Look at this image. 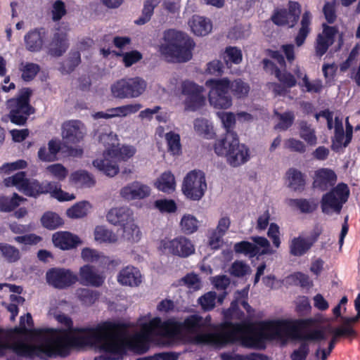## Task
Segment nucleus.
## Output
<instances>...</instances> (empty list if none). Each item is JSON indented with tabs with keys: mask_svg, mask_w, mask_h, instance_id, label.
Listing matches in <instances>:
<instances>
[{
	"mask_svg": "<svg viewBox=\"0 0 360 360\" xmlns=\"http://www.w3.org/2000/svg\"><path fill=\"white\" fill-rule=\"evenodd\" d=\"M297 349L290 354L291 360H306L309 353V346L306 340H302Z\"/></svg>",
	"mask_w": 360,
	"mask_h": 360,
	"instance_id": "obj_64",
	"label": "nucleus"
},
{
	"mask_svg": "<svg viewBox=\"0 0 360 360\" xmlns=\"http://www.w3.org/2000/svg\"><path fill=\"white\" fill-rule=\"evenodd\" d=\"M56 319L61 323L64 324L67 329H53V328H40V329H34L31 332L34 336L37 338L39 340V342L38 345H30L23 342H18L13 344L12 349L15 354L19 356H25L29 357L30 359H34L35 357H39L40 359H45L49 357L45 355V354H42L41 352H30V349H27L29 347H36L42 345L45 340L56 333L57 334H64L63 330H65L67 335L69 336H79V335H86V332L85 331H79L80 329H93L94 328H74L73 327V321L71 319V316H55Z\"/></svg>",
	"mask_w": 360,
	"mask_h": 360,
	"instance_id": "obj_5",
	"label": "nucleus"
},
{
	"mask_svg": "<svg viewBox=\"0 0 360 360\" xmlns=\"http://www.w3.org/2000/svg\"><path fill=\"white\" fill-rule=\"evenodd\" d=\"M193 41L186 34L169 29L163 32L158 51L165 59L173 63H185L192 58Z\"/></svg>",
	"mask_w": 360,
	"mask_h": 360,
	"instance_id": "obj_4",
	"label": "nucleus"
},
{
	"mask_svg": "<svg viewBox=\"0 0 360 360\" xmlns=\"http://www.w3.org/2000/svg\"><path fill=\"white\" fill-rule=\"evenodd\" d=\"M234 250L237 253L244 254L253 257L258 255V250L253 243L248 241H242L234 245Z\"/></svg>",
	"mask_w": 360,
	"mask_h": 360,
	"instance_id": "obj_55",
	"label": "nucleus"
},
{
	"mask_svg": "<svg viewBox=\"0 0 360 360\" xmlns=\"http://www.w3.org/2000/svg\"><path fill=\"white\" fill-rule=\"evenodd\" d=\"M70 180L75 184L86 187H92L96 184L94 176L85 170H78L72 173Z\"/></svg>",
	"mask_w": 360,
	"mask_h": 360,
	"instance_id": "obj_35",
	"label": "nucleus"
},
{
	"mask_svg": "<svg viewBox=\"0 0 360 360\" xmlns=\"http://www.w3.org/2000/svg\"><path fill=\"white\" fill-rule=\"evenodd\" d=\"M288 205L292 208L298 209L302 213H311L317 207L314 201L307 199H289Z\"/></svg>",
	"mask_w": 360,
	"mask_h": 360,
	"instance_id": "obj_42",
	"label": "nucleus"
},
{
	"mask_svg": "<svg viewBox=\"0 0 360 360\" xmlns=\"http://www.w3.org/2000/svg\"><path fill=\"white\" fill-rule=\"evenodd\" d=\"M128 324L122 322L104 321L93 329H80L86 335L69 336L57 334L46 338L44 343L36 347H29L30 352H41L49 358L66 357L72 347L96 346L105 354L97 356L94 360H119L126 354V337ZM65 333V330H63Z\"/></svg>",
	"mask_w": 360,
	"mask_h": 360,
	"instance_id": "obj_2",
	"label": "nucleus"
},
{
	"mask_svg": "<svg viewBox=\"0 0 360 360\" xmlns=\"http://www.w3.org/2000/svg\"><path fill=\"white\" fill-rule=\"evenodd\" d=\"M52 240L55 246L62 250H69L80 243L79 238L69 232H57L53 235Z\"/></svg>",
	"mask_w": 360,
	"mask_h": 360,
	"instance_id": "obj_29",
	"label": "nucleus"
},
{
	"mask_svg": "<svg viewBox=\"0 0 360 360\" xmlns=\"http://www.w3.org/2000/svg\"><path fill=\"white\" fill-rule=\"evenodd\" d=\"M198 220L191 214L184 215L180 222L181 230L186 233H192L198 229Z\"/></svg>",
	"mask_w": 360,
	"mask_h": 360,
	"instance_id": "obj_57",
	"label": "nucleus"
},
{
	"mask_svg": "<svg viewBox=\"0 0 360 360\" xmlns=\"http://www.w3.org/2000/svg\"><path fill=\"white\" fill-rule=\"evenodd\" d=\"M217 294L215 292H208L199 297L198 304L204 311L212 310L216 304Z\"/></svg>",
	"mask_w": 360,
	"mask_h": 360,
	"instance_id": "obj_58",
	"label": "nucleus"
},
{
	"mask_svg": "<svg viewBox=\"0 0 360 360\" xmlns=\"http://www.w3.org/2000/svg\"><path fill=\"white\" fill-rule=\"evenodd\" d=\"M205 85L210 88L209 101L215 108L227 109L232 105L231 97L228 95L229 80L226 78L221 79H210Z\"/></svg>",
	"mask_w": 360,
	"mask_h": 360,
	"instance_id": "obj_10",
	"label": "nucleus"
},
{
	"mask_svg": "<svg viewBox=\"0 0 360 360\" xmlns=\"http://www.w3.org/2000/svg\"><path fill=\"white\" fill-rule=\"evenodd\" d=\"M202 91V88L195 83L190 82L184 83L182 93L186 96L184 100L186 110L195 111L204 105L205 98Z\"/></svg>",
	"mask_w": 360,
	"mask_h": 360,
	"instance_id": "obj_15",
	"label": "nucleus"
},
{
	"mask_svg": "<svg viewBox=\"0 0 360 360\" xmlns=\"http://www.w3.org/2000/svg\"><path fill=\"white\" fill-rule=\"evenodd\" d=\"M82 257L86 262L97 263L102 267L108 266L111 262H112L109 257H105L98 251L90 248H84L82 250Z\"/></svg>",
	"mask_w": 360,
	"mask_h": 360,
	"instance_id": "obj_31",
	"label": "nucleus"
},
{
	"mask_svg": "<svg viewBox=\"0 0 360 360\" xmlns=\"http://www.w3.org/2000/svg\"><path fill=\"white\" fill-rule=\"evenodd\" d=\"M117 280L122 285L138 287L142 283V274L138 268L128 265L119 271Z\"/></svg>",
	"mask_w": 360,
	"mask_h": 360,
	"instance_id": "obj_22",
	"label": "nucleus"
},
{
	"mask_svg": "<svg viewBox=\"0 0 360 360\" xmlns=\"http://www.w3.org/2000/svg\"><path fill=\"white\" fill-rule=\"evenodd\" d=\"M227 162L232 167H238L245 163L250 158L248 148L240 141L236 144L234 148L228 153L226 157Z\"/></svg>",
	"mask_w": 360,
	"mask_h": 360,
	"instance_id": "obj_26",
	"label": "nucleus"
},
{
	"mask_svg": "<svg viewBox=\"0 0 360 360\" xmlns=\"http://www.w3.org/2000/svg\"><path fill=\"white\" fill-rule=\"evenodd\" d=\"M43 226L49 229H55L63 224L62 219L54 212H46L41 217Z\"/></svg>",
	"mask_w": 360,
	"mask_h": 360,
	"instance_id": "obj_52",
	"label": "nucleus"
},
{
	"mask_svg": "<svg viewBox=\"0 0 360 360\" xmlns=\"http://www.w3.org/2000/svg\"><path fill=\"white\" fill-rule=\"evenodd\" d=\"M284 148L299 153H304L307 150V146L304 142L294 138L286 139L284 142Z\"/></svg>",
	"mask_w": 360,
	"mask_h": 360,
	"instance_id": "obj_63",
	"label": "nucleus"
},
{
	"mask_svg": "<svg viewBox=\"0 0 360 360\" xmlns=\"http://www.w3.org/2000/svg\"><path fill=\"white\" fill-rule=\"evenodd\" d=\"M19 70L22 72V79L25 81L33 79L40 70L39 65L33 63L22 62Z\"/></svg>",
	"mask_w": 360,
	"mask_h": 360,
	"instance_id": "obj_45",
	"label": "nucleus"
},
{
	"mask_svg": "<svg viewBox=\"0 0 360 360\" xmlns=\"http://www.w3.org/2000/svg\"><path fill=\"white\" fill-rule=\"evenodd\" d=\"M223 58L227 65L231 63L238 64L242 60V53L241 51L236 47H227Z\"/></svg>",
	"mask_w": 360,
	"mask_h": 360,
	"instance_id": "obj_60",
	"label": "nucleus"
},
{
	"mask_svg": "<svg viewBox=\"0 0 360 360\" xmlns=\"http://www.w3.org/2000/svg\"><path fill=\"white\" fill-rule=\"evenodd\" d=\"M150 194V187L137 181L127 184L120 191V196L127 200H141Z\"/></svg>",
	"mask_w": 360,
	"mask_h": 360,
	"instance_id": "obj_19",
	"label": "nucleus"
},
{
	"mask_svg": "<svg viewBox=\"0 0 360 360\" xmlns=\"http://www.w3.org/2000/svg\"><path fill=\"white\" fill-rule=\"evenodd\" d=\"M253 245H255L258 250L257 255H271L274 253V250L271 248L269 241L264 237L254 236L251 238Z\"/></svg>",
	"mask_w": 360,
	"mask_h": 360,
	"instance_id": "obj_50",
	"label": "nucleus"
},
{
	"mask_svg": "<svg viewBox=\"0 0 360 360\" xmlns=\"http://www.w3.org/2000/svg\"><path fill=\"white\" fill-rule=\"evenodd\" d=\"M30 95V91L26 89L20 96L7 101V108L9 110L8 117L11 122L23 125L29 115L34 112L33 108L29 104Z\"/></svg>",
	"mask_w": 360,
	"mask_h": 360,
	"instance_id": "obj_9",
	"label": "nucleus"
},
{
	"mask_svg": "<svg viewBox=\"0 0 360 360\" xmlns=\"http://www.w3.org/2000/svg\"><path fill=\"white\" fill-rule=\"evenodd\" d=\"M94 239L99 243H115L117 236L105 226H98L94 230Z\"/></svg>",
	"mask_w": 360,
	"mask_h": 360,
	"instance_id": "obj_44",
	"label": "nucleus"
},
{
	"mask_svg": "<svg viewBox=\"0 0 360 360\" xmlns=\"http://www.w3.org/2000/svg\"><path fill=\"white\" fill-rule=\"evenodd\" d=\"M46 171L58 181L64 180L68 174V169L59 163L49 165Z\"/></svg>",
	"mask_w": 360,
	"mask_h": 360,
	"instance_id": "obj_61",
	"label": "nucleus"
},
{
	"mask_svg": "<svg viewBox=\"0 0 360 360\" xmlns=\"http://www.w3.org/2000/svg\"><path fill=\"white\" fill-rule=\"evenodd\" d=\"M211 318L186 316L183 321H179L174 316L165 321H162L160 316H154L142 326L141 338L148 340L160 337L166 340L165 345L170 346L193 335L190 341L196 345H226L240 340L245 347L260 349L261 321L226 322L214 326L216 332L204 333L212 326Z\"/></svg>",
	"mask_w": 360,
	"mask_h": 360,
	"instance_id": "obj_1",
	"label": "nucleus"
},
{
	"mask_svg": "<svg viewBox=\"0 0 360 360\" xmlns=\"http://www.w3.org/2000/svg\"><path fill=\"white\" fill-rule=\"evenodd\" d=\"M99 140L106 147L103 157L94 160L93 165L98 170L103 172L109 177L116 176L119 171V166L115 161V156L118 155L117 150L114 148L117 143V136L112 132L102 134L99 136Z\"/></svg>",
	"mask_w": 360,
	"mask_h": 360,
	"instance_id": "obj_7",
	"label": "nucleus"
},
{
	"mask_svg": "<svg viewBox=\"0 0 360 360\" xmlns=\"http://www.w3.org/2000/svg\"><path fill=\"white\" fill-rule=\"evenodd\" d=\"M10 303L2 302V304L6 308L8 312L12 315H16L19 310L18 307L24 304L25 301V298L16 295H10Z\"/></svg>",
	"mask_w": 360,
	"mask_h": 360,
	"instance_id": "obj_59",
	"label": "nucleus"
},
{
	"mask_svg": "<svg viewBox=\"0 0 360 360\" xmlns=\"http://www.w3.org/2000/svg\"><path fill=\"white\" fill-rule=\"evenodd\" d=\"M142 105L139 103L127 104L116 108L108 109L107 113L108 114L109 119L113 117H123L129 115L136 113L138 112Z\"/></svg>",
	"mask_w": 360,
	"mask_h": 360,
	"instance_id": "obj_32",
	"label": "nucleus"
},
{
	"mask_svg": "<svg viewBox=\"0 0 360 360\" xmlns=\"http://www.w3.org/2000/svg\"><path fill=\"white\" fill-rule=\"evenodd\" d=\"M289 186L294 191L302 190L305 180L301 172L296 169L291 168L287 172Z\"/></svg>",
	"mask_w": 360,
	"mask_h": 360,
	"instance_id": "obj_40",
	"label": "nucleus"
},
{
	"mask_svg": "<svg viewBox=\"0 0 360 360\" xmlns=\"http://www.w3.org/2000/svg\"><path fill=\"white\" fill-rule=\"evenodd\" d=\"M335 136L333 146L335 148L341 147L342 141L345 139V133L343 129L342 119L338 117H335Z\"/></svg>",
	"mask_w": 360,
	"mask_h": 360,
	"instance_id": "obj_62",
	"label": "nucleus"
},
{
	"mask_svg": "<svg viewBox=\"0 0 360 360\" xmlns=\"http://www.w3.org/2000/svg\"><path fill=\"white\" fill-rule=\"evenodd\" d=\"M165 139L169 151L173 155H179L181 148L179 135L173 132H168L165 134Z\"/></svg>",
	"mask_w": 360,
	"mask_h": 360,
	"instance_id": "obj_56",
	"label": "nucleus"
},
{
	"mask_svg": "<svg viewBox=\"0 0 360 360\" xmlns=\"http://www.w3.org/2000/svg\"><path fill=\"white\" fill-rule=\"evenodd\" d=\"M311 20V14L309 11H305L302 16L300 22V28L299 29L298 33L295 37V42L297 46H302L309 33L310 32V25Z\"/></svg>",
	"mask_w": 360,
	"mask_h": 360,
	"instance_id": "obj_33",
	"label": "nucleus"
},
{
	"mask_svg": "<svg viewBox=\"0 0 360 360\" xmlns=\"http://www.w3.org/2000/svg\"><path fill=\"white\" fill-rule=\"evenodd\" d=\"M90 208L91 205L88 202H80L69 208L66 213L70 218H81L87 214Z\"/></svg>",
	"mask_w": 360,
	"mask_h": 360,
	"instance_id": "obj_47",
	"label": "nucleus"
},
{
	"mask_svg": "<svg viewBox=\"0 0 360 360\" xmlns=\"http://www.w3.org/2000/svg\"><path fill=\"white\" fill-rule=\"evenodd\" d=\"M133 218V212L127 207H112L106 214L109 223L121 226L131 221Z\"/></svg>",
	"mask_w": 360,
	"mask_h": 360,
	"instance_id": "obj_25",
	"label": "nucleus"
},
{
	"mask_svg": "<svg viewBox=\"0 0 360 360\" xmlns=\"http://www.w3.org/2000/svg\"><path fill=\"white\" fill-rule=\"evenodd\" d=\"M194 129L198 134L206 139H211L214 134L213 127L205 118H197L195 120Z\"/></svg>",
	"mask_w": 360,
	"mask_h": 360,
	"instance_id": "obj_43",
	"label": "nucleus"
},
{
	"mask_svg": "<svg viewBox=\"0 0 360 360\" xmlns=\"http://www.w3.org/2000/svg\"><path fill=\"white\" fill-rule=\"evenodd\" d=\"M156 186L165 193H170L175 189V179L170 172H164L156 182Z\"/></svg>",
	"mask_w": 360,
	"mask_h": 360,
	"instance_id": "obj_38",
	"label": "nucleus"
},
{
	"mask_svg": "<svg viewBox=\"0 0 360 360\" xmlns=\"http://www.w3.org/2000/svg\"><path fill=\"white\" fill-rule=\"evenodd\" d=\"M160 249L165 254H171L180 257H187L195 252L191 241L184 236L174 239L165 238L160 242Z\"/></svg>",
	"mask_w": 360,
	"mask_h": 360,
	"instance_id": "obj_13",
	"label": "nucleus"
},
{
	"mask_svg": "<svg viewBox=\"0 0 360 360\" xmlns=\"http://www.w3.org/2000/svg\"><path fill=\"white\" fill-rule=\"evenodd\" d=\"M189 25L192 32L197 36H205L212 28L210 20L200 15H193L189 20Z\"/></svg>",
	"mask_w": 360,
	"mask_h": 360,
	"instance_id": "obj_30",
	"label": "nucleus"
},
{
	"mask_svg": "<svg viewBox=\"0 0 360 360\" xmlns=\"http://www.w3.org/2000/svg\"><path fill=\"white\" fill-rule=\"evenodd\" d=\"M77 295L79 300L86 305H90L94 303L98 299L99 294L94 290L87 288H80L77 290Z\"/></svg>",
	"mask_w": 360,
	"mask_h": 360,
	"instance_id": "obj_54",
	"label": "nucleus"
},
{
	"mask_svg": "<svg viewBox=\"0 0 360 360\" xmlns=\"http://www.w3.org/2000/svg\"><path fill=\"white\" fill-rule=\"evenodd\" d=\"M322 316L307 319H282L261 321L260 349L266 347L267 341L278 340L285 344L288 340H309L320 342L326 339V333L332 334L331 338H345L352 330L337 327L330 323L322 326Z\"/></svg>",
	"mask_w": 360,
	"mask_h": 360,
	"instance_id": "obj_3",
	"label": "nucleus"
},
{
	"mask_svg": "<svg viewBox=\"0 0 360 360\" xmlns=\"http://www.w3.org/2000/svg\"><path fill=\"white\" fill-rule=\"evenodd\" d=\"M160 1V0H146L142 10V14L135 20V23L139 25H142L148 22L153 14L154 8L158 5Z\"/></svg>",
	"mask_w": 360,
	"mask_h": 360,
	"instance_id": "obj_39",
	"label": "nucleus"
},
{
	"mask_svg": "<svg viewBox=\"0 0 360 360\" xmlns=\"http://www.w3.org/2000/svg\"><path fill=\"white\" fill-rule=\"evenodd\" d=\"M275 115L278 119V122L275 127L276 129L285 131L292 125L295 120V115L292 112L289 111L283 113L275 112Z\"/></svg>",
	"mask_w": 360,
	"mask_h": 360,
	"instance_id": "obj_49",
	"label": "nucleus"
},
{
	"mask_svg": "<svg viewBox=\"0 0 360 360\" xmlns=\"http://www.w3.org/2000/svg\"><path fill=\"white\" fill-rule=\"evenodd\" d=\"M239 142L236 132L226 133L223 138L217 139L214 144V150L218 156L226 157Z\"/></svg>",
	"mask_w": 360,
	"mask_h": 360,
	"instance_id": "obj_23",
	"label": "nucleus"
},
{
	"mask_svg": "<svg viewBox=\"0 0 360 360\" xmlns=\"http://www.w3.org/2000/svg\"><path fill=\"white\" fill-rule=\"evenodd\" d=\"M336 180V174L333 170L322 168L315 172L313 186L321 191H325L334 185Z\"/></svg>",
	"mask_w": 360,
	"mask_h": 360,
	"instance_id": "obj_24",
	"label": "nucleus"
},
{
	"mask_svg": "<svg viewBox=\"0 0 360 360\" xmlns=\"http://www.w3.org/2000/svg\"><path fill=\"white\" fill-rule=\"evenodd\" d=\"M337 33L336 27L323 25V31L317 35L315 44L316 54L318 56H322L326 53L329 46L333 44Z\"/></svg>",
	"mask_w": 360,
	"mask_h": 360,
	"instance_id": "obj_20",
	"label": "nucleus"
},
{
	"mask_svg": "<svg viewBox=\"0 0 360 360\" xmlns=\"http://www.w3.org/2000/svg\"><path fill=\"white\" fill-rule=\"evenodd\" d=\"M217 116L220 119L226 133L235 132L233 128L236 124V115L231 112H219Z\"/></svg>",
	"mask_w": 360,
	"mask_h": 360,
	"instance_id": "obj_53",
	"label": "nucleus"
},
{
	"mask_svg": "<svg viewBox=\"0 0 360 360\" xmlns=\"http://www.w3.org/2000/svg\"><path fill=\"white\" fill-rule=\"evenodd\" d=\"M25 46L30 51H38L43 46L44 40L41 33L38 30H32L25 37Z\"/></svg>",
	"mask_w": 360,
	"mask_h": 360,
	"instance_id": "obj_36",
	"label": "nucleus"
},
{
	"mask_svg": "<svg viewBox=\"0 0 360 360\" xmlns=\"http://www.w3.org/2000/svg\"><path fill=\"white\" fill-rule=\"evenodd\" d=\"M25 200H26L25 198L19 196L17 193H14L12 198L0 197V211L11 212Z\"/></svg>",
	"mask_w": 360,
	"mask_h": 360,
	"instance_id": "obj_46",
	"label": "nucleus"
},
{
	"mask_svg": "<svg viewBox=\"0 0 360 360\" xmlns=\"http://www.w3.org/2000/svg\"><path fill=\"white\" fill-rule=\"evenodd\" d=\"M321 232V228L316 227L311 235L308 238L298 236L292 238L289 245L290 253L295 257L304 255L311 249Z\"/></svg>",
	"mask_w": 360,
	"mask_h": 360,
	"instance_id": "obj_18",
	"label": "nucleus"
},
{
	"mask_svg": "<svg viewBox=\"0 0 360 360\" xmlns=\"http://www.w3.org/2000/svg\"><path fill=\"white\" fill-rule=\"evenodd\" d=\"M229 274L238 278H242L251 274L250 266L243 261H235L231 266Z\"/></svg>",
	"mask_w": 360,
	"mask_h": 360,
	"instance_id": "obj_48",
	"label": "nucleus"
},
{
	"mask_svg": "<svg viewBox=\"0 0 360 360\" xmlns=\"http://www.w3.org/2000/svg\"><path fill=\"white\" fill-rule=\"evenodd\" d=\"M21 257L20 250L8 243H0V257L8 263H15Z\"/></svg>",
	"mask_w": 360,
	"mask_h": 360,
	"instance_id": "obj_34",
	"label": "nucleus"
},
{
	"mask_svg": "<svg viewBox=\"0 0 360 360\" xmlns=\"http://www.w3.org/2000/svg\"><path fill=\"white\" fill-rule=\"evenodd\" d=\"M206 189L205 177L200 171H192L184 179L182 191L191 200H199L201 199Z\"/></svg>",
	"mask_w": 360,
	"mask_h": 360,
	"instance_id": "obj_12",
	"label": "nucleus"
},
{
	"mask_svg": "<svg viewBox=\"0 0 360 360\" xmlns=\"http://www.w3.org/2000/svg\"><path fill=\"white\" fill-rule=\"evenodd\" d=\"M300 136L305 141L308 145L314 146L317 143V136L315 129L305 121L299 122Z\"/></svg>",
	"mask_w": 360,
	"mask_h": 360,
	"instance_id": "obj_37",
	"label": "nucleus"
},
{
	"mask_svg": "<svg viewBox=\"0 0 360 360\" xmlns=\"http://www.w3.org/2000/svg\"><path fill=\"white\" fill-rule=\"evenodd\" d=\"M86 134V129L81 122L71 120L65 122L62 127V138L67 145L77 144L82 141Z\"/></svg>",
	"mask_w": 360,
	"mask_h": 360,
	"instance_id": "obj_17",
	"label": "nucleus"
},
{
	"mask_svg": "<svg viewBox=\"0 0 360 360\" xmlns=\"http://www.w3.org/2000/svg\"><path fill=\"white\" fill-rule=\"evenodd\" d=\"M233 95L238 98L246 96L250 91V86L241 79H236L229 82V88Z\"/></svg>",
	"mask_w": 360,
	"mask_h": 360,
	"instance_id": "obj_51",
	"label": "nucleus"
},
{
	"mask_svg": "<svg viewBox=\"0 0 360 360\" xmlns=\"http://www.w3.org/2000/svg\"><path fill=\"white\" fill-rule=\"evenodd\" d=\"M146 89V82L139 77L121 79L110 87L112 95L122 99L137 98Z\"/></svg>",
	"mask_w": 360,
	"mask_h": 360,
	"instance_id": "obj_8",
	"label": "nucleus"
},
{
	"mask_svg": "<svg viewBox=\"0 0 360 360\" xmlns=\"http://www.w3.org/2000/svg\"><path fill=\"white\" fill-rule=\"evenodd\" d=\"M46 282L57 289L67 288L78 281V276L68 269L55 267L46 274Z\"/></svg>",
	"mask_w": 360,
	"mask_h": 360,
	"instance_id": "obj_14",
	"label": "nucleus"
},
{
	"mask_svg": "<svg viewBox=\"0 0 360 360\" xmlns=\"http://www.w3.org/2000/svg\"><path fill=\"white\" fill-rule=\"evenodd\" d=\"M6 186H15L20 191L25 195L36 197L37 195L51 193L53 196L60 201L72 200L75 198L73 194H70L57 188L55 183L48 182L45 184H40L35 179L25 178V172H20L15 175L4 179Z\"/></svg>",
	"mask_w": 360,
	"mask_h": 360,
	"instance_id": "obj_6",
	"label": "nucleus"
},
{
	"mask_svg": "<svg viewBox=\"0 0 360 360\" xmlns=\"http://www.w3.org/2000/svg\"><path fill=\"white\" fill-rule=\"evenodd\" d=\"M123 227V233L122 238L129 242H137L141 238V231L135 224L134 221V219L126 223V224L122 226Z\"/></svg>",
	"mask_w": 360,
	"mask_h": 360,
	"instance_id": "obj_41",
	"label": "nucleus"
},
{
	"mask_svg": "<svg viewBox=\"0 0 360 360\" xmlns=\"http://www.w3.org/2000/svg\"><path fill=\"white\" fill-rule=\"evenodd\" d=\"M105 279V275L96 271L93 266L86 264L79 268L78 281L83 285L98 288L104 283Z\"/></svg>",
	"mask_w": 360,
	"mask_h": 360,
	"instance_id": "obj_21",
	"label": "nucleus"
},
{
	"mask_svg": "<svg viewBox=\"0 0 360 360\" xmlns=\"http://www.w3.org/2000/svg\"><path fill=\"white\" fill-rule=\"evenodd\" d=\"M349 190L347 184H339L330 192L323 195L321 201L322 212L326 214H339L347 201Z\"/></svg>",
	"mask_w": 360,
	"mask_h": 360,
	"instance_id": "obj_11",
	"label": "nucleus"
},
{
	"mask_svg": "<svg viewBox=\"0 0 360 360\" xmlns=\"http://www.w3.org/2000/svg\"><path fill=\"white\" fill-rule=\"evenodd\" d=\"M60 150V141L57 139H51L48 143V146H42L39 148L37 156L43 162H54L58 160L57 155Z\"/></svg>",
	"mask_w": 360,
	"mask_h": 360,
	"instance_id": "obj_28",
	"label": "nucleus"
},
{
	"mask_svg": "<svg viewBox=\"0 0 360 360\" xmlns=\"http://www.w3.org/2000/svg\"><path fill=\"white\" fill-rule=\"evenodd\" d=\"M68 48L67 33L63 31L56 32L49 46V53L53 56H62Z\"/></svg>",
	"mask_w": 360,
	"mask_h": 360,
	"instance_id": "obj_27",
	"label": "nucleus"
},
{
	"mask_svg": "<svg viewBox=\"0 0 360 360\" xmlns=\"http://www.w3.org/2000/svg\"><path fill=\"white\" fill-rule=\"evenodd\" d=\"M300 13V5L297 2L290 1L288 11L281 9L276 11L271 16V20L277 25L292 27L298 20Z\"/></svg>",
	"mask_w": 360,
	"mask_h": 360,
	"instance_id": "obj_16",
	"label": "nucleus"
}]
</instances>
